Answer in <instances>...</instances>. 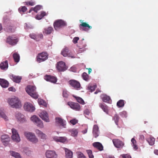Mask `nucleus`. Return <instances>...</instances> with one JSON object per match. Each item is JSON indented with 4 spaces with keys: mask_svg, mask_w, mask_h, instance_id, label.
I'll return each instance as SVG.
<instances>
[{
    "mask_svg": "<svg viewBox=\"0 0 158 158\" xmlns=\"http://www.w3.org/2000/svg\"><path fill=\"white\" fill-rule=\"evenodd\" d=\"M7 102L10 107L15 109H19L22 107V105L19 99L17 97L8 98Z\"/></svg>",
    "mask_w": 158,
    "mask_h": 158,
    "instance_id": "f257e3e1",
    "label": "nucleus"
},
{
    "mask_svg": "<svg viewBox=\"0 0 158 158\" xmlns=\"http://www.w3.org/2000/svg\"><path fill=\"white\" fill-rule=\"evenodd\" d=\"M36 89L35 86L28 85L26 88V91L31 97L35 99H37L38 98L39 95L36 91Z\"/></svg>",
    "mask_w": 158,
    "mask_h": 158,
    "instance_id": "f03ea898",
    "label": "nucleus"
},
{
    "mask_svg": "<svg viewBox=\"0 0 158 158\" xmlns=\"http://www.w3.org/2000/svg\"><path fill=\"white\" fill-rule=\"evenodd\" d=\"M24 135L27 139L33 143H35L38 141V139L36 138L35 134L33 133L25 132Z\"/></svg>",
    "mask_w": 158,
    "mask_h": 158,
    "instance_id": "7ed1b4c3",
    "label": "nucleus"
},
{
    "mask_svg": "<svg viewBox=\"0 0 158 158\" xmlns=\"http://www.w3.org/2000/svg\"><path fill=\"white\" fill-rule=\"evenodd\" d=\"M48 56V54L46 52H43L39 53L36 57L37 61L40 63L47 60Z\"/></svg>",
    "mask_w": 158,
    "mask_h": 158,
    "instance_id": "20e7f679",
    "label": "nucleus"
},
{
    "mask_svg": "<svg viewBox=\"0 0 158 158\" xmlns=\"http://www.w3.org/2000/svg\"><path fill=\"white\" fill-rule=\"evenodd\" d=\"M54 27L56 30H58L60 28L66 25L65 22L61 19H58L55 21L53 24Z\"/></svg>",
    "mask_w": 158,
    "mask_h": 158,
    "instance_id": "39448f33",
    "label": "nucleus"
},
{
    "mask_svg": "<svg viewBox=\"0 0 158 158\" xmlns=\"http://www.w3.org/2000/svg\"><path fill=\"white\" fill-rule=\"evenodd\" d=\"M31 120L35 123L37 126L41 128L44 127V125L42 121L36 116L33 115L32 116L31 118Z\"/></svg>",
    "mask_w": 158,
    "mask_h": 158,
    "instance_id": "423d86ee",
    "label": "nucleus"
},
{
    "mask_svg": "<svg viewBox=\"0 0 158 158\" xmlns=\"http://www.w3.org/2000/svg\"><path fill=\"white\" fill-rule=\"evenodd\" d=\"M68 83L71 86L76 89L78 90L80 88L81 85L80 83L76 80H71L69 81Z\"/></svg>",
    "mask_w": 158,
    "mask_h": 158,
    "instance_id": "0eeeda50",
    "label": "nucleus"
},
{
    "mask_svg": "<svg viewBox=\"0 0 158 158\" xmlns=\"http://www.w3.org/2000/svg\"><path fill=\"white\" fill-rule=\"evenodd\" d=\"M12 135V139L15 142H19L20 140V137L17 130L15 128H12L11 130Z\"/></svg>",
    "mask_w": 158,
    "mask_h": 158,
    "instance_id": "6e6552de",
    "label": "nucleus"
},
{
    "mask_svg": "<svg viewBox=\"0 0 158 158\" xmlns=\"http://www.w3.org/2000/svg\"><path fill=\"white\" fill-rule=\"evenodd\" d=\"M18 40L16 37L14 36H9L6 39V42L9 44L14 45L17 43Z\"/></svg>",
    "mask_w": 158,
    "mask_h": 158,
    "instance_id": "1a4fd4ad",
    "label": "nucleus"
},
{
    "mask_svg": "<svg viewBox=\"0 0 158 158\" xmlns=\"http://www.w3.org/2000/svg\"><path fill=\"white\" fill-rule=\"evenodd\" d=\"M56 67L59 72H64L67 69V67L65 63L62 61H59L57 63Z\"/></svg>",
    "mask_w": 158,
    "mask_h": 158,
    "instance_id": "9d476101",
    "label": "nucleus"
},
{
    "mask_svg": "<svg viewBox=\"0 0 158 158\" xmlns=\"http://www.w3.org/2000/svg\"><path fill=\"white\" fill-rule=\"evenodd\" d=\"M81 20H80V22L81 23V24L79 25L80 30L87 31L89 30L92 29V27L91 26H89V24L86 22H81Z\"/></svg>",
    "mask_w": 158,
    "mask_h": 158,
    "instance_id": "9b49d317",
    "label": "nucleus"
},
{
    "mask_svg": "<svg viewBox=\"0 0 158 158\" xmlns=\"http://www.w3.org/2000/svg\"><path fill=\"white\" fill-rule=\"evenodd\" d=\"M47 158H57V155L55 151L53 150H47L45 152Z\"/></svg>",
    "mask_w": 158,
    "mask_h": 158,
    "instance_id": "f8f14e48",
    "label": "nucleus"
},
{
    "mask_svg": "<svg viewBox=\"0 0 158 158\" xmlns=\"http://www.w3.org/2000/svg\"><path fill=\"white\" fill-rule=\"evenodd\" d=\"M112 141L114 146L117 148H122L124 146L123 143L118 139H114Z\"/></svg>",
    "mask_w": 158,
    "mask_h": 158,
    "instance_id": "ddd939ff",
    "label": "nucleus"
},
{
    "mask_svg": "<svg viewBox=\"0 0 158 158\" xmlns=\"http://www.w3.org/2000/svg\"><path fill=\"white\" fill-rule=\"evenodd\" d=\"M68 105L72 109L77 111H79L81 109V107L79 104L72 102H69L68 103Z\"/></svg>",
    "mask_w": 158,
    "mask_h": 158,
    "instance_id": "4468645a",
    "label": "nucleus"
},
{
    "mask_svg": "<svg viewBox=\"0 0 158 158\" xmlns=\"http://www.w3.org/2000/svg\"><path fill=\"white\" fill-rule=\"evenodd\" d=\"M40 117L45 121L48 122H49L48 116L47 112L45 111H42L40 114Z\"/></svg>",
    "mask_w": 158,
    "mask_h": 158,
    "instance_id": "2eb2a0df",
    "label": "nucleus"
},
{
    "mask_svg": "<svg viewBox=\"0 0 158 158\" xmlns=\"http://www.w3.org/2000/svg\"><path fill=\"white\" fill-rule=\"evenodd\" d=\"M2 142L4 145H7L10 140V138L8 135H2L1 136Z\"/></svg>",
    "mask_w": 158,
    "mask_h": 158,
    "instance_id": "dca6fc26",
    "label": "nucleus"
},
{
    "mask_svg": "<svg viewBox=\"0 0 158 158\" xmlns=\"http://www.w3.org/2000/svg\"><path fill=\"white\" fill-rule=\"evenodd\" d=\"M24 108L25 110L30 112H33L35 110V108L31 103L27 102L25 103Z\"/></svg>",
    "mask_w": 158,
    "mask_h": 158,
    "instance_id": "f3484780",
    "label": "nucleus"
},
{
    "mask_svg": "<svg viewBox=\"0 0 158 158\" xmlns=\"http://www.w3.org/2000/svg\"><path fill=\"white\" fill-rule=\"evenodd\" d=\"M10 77L14 82L18 83L20 82L22 79V77L21 76H16L13 74L10 75Z\"/></svg>",
    "mask_w": 158,
    "mask_h": 158,
    "instance_id": "a211bd4d",
    "label": "nucleus"
},
{
    "mask_svg": "<svg viewBox=\"0 0 158 158\" xmlns=\"http://www.w3.org/2000/svg\"><path fill=\"white\" fill-rule=\"evenodd\" d=\"M44 79L47 81L52 83H55L57 81L56 78L54 76L46 75L44 76Z\"/></svg>",
    "mask_w": 158,
    "mask_h": 158,
    "instance_id": "6ab92c4d",
    "label": "nucleus"
},
{
    "mask_svg": "<svg viewBox=\"0 0 158 158\" xmlns=\"http://www.w3.org/2000/svg\"><path fill=\"white\" fill-rule=\"evenodd\" d=\"M55 120L56 123L60 124L64 127H65L66 123L65 121L59 117H56Z\"/></svg>",
    "mask_w": 158,
    "mask_h": 158,
    "instance_id": "aec40b11",
    "label": "nucleus"
},
{
    "mask_svg": "<svg viewBox=\"0 0 158 158\" xmlns=\"http://www.w3.org/2000/svg\"><path fill=\"white\" fill-rule=\"evenodd\" d=\"M93 146L94 148H97L100 151H102L103 150V146L102 144L99 142H94L93 143Z\"/></svg>",
    "mask_w": 158,
    "mask_h": 158,
    "instance_id": "412c9836",
    "label": "nucleus"
},
{
    "mask_svg": "<svg viewBox=\"0 0 158 158\" xmlns=\"http://www.w3.org/2000/svg\"><path fill=\"white\" fill-rule=\"evenodd\" d=\"M15 116L18 120L21 123H23L25 121L24 115L20 113H16Z\"/></svg>",
    "mask_w": 158,
    "mask_h": 158,
    "instance_id": "4be33fe9",
    "label": "nucleus"
},
{
    "mask_svg": "<svg viewBox=\"0 0 158 158\" xmlns=\"http://www.w3.org/2000/svg\"><path fill=\"white\" fill-rule=\"evenodd\" d=\"M53 139L56 142L63 143L66 141L67 139L65 137H55L53 138Z\"/></svg>",
    "mask_w": 158,
    "mask_h": 158,
    "instance_id": "5701e85b",
    "label": "nucleus"
},
{
    "mask_svg": "<svg viewBox=\"0 0 158 158\" xmlns=\"http://www.w3.org/2000/svg\"><path fill=\"white\" fill-rule=\"evenodd\" d=\"M93 133L94 137L95 138L97 137L98 136L99 131H98V127L96 125H95L94 126Z\"/></svg>",
    "mask_w": 158,
    "mask_h": 158,
    "instance_id": "b1692460",
    "label": "nucleus"
},
{
    "mask_svg": "<svg viewBox=\"0 0 158 158\" xmlns=\"http://www.w3.org/2000/svg\"><path fill=\"white\" fill-rule=\"evenodd\" d=\"M53 31V28L52 27H48L44 29L43 32L44 34L48 35L51 34Z\"/></svg>",
    "mask_w": 158,
    "mask_h": 158,
    "instance_id": "393cba45",
    "label": "nucleus"
},
{
    "mask_svg": "<svg viewBox=\"0 0 158 158\" xmlns=\"http://www.w3.org/2000/svg\"><path fill=\"white\" fill-rule=\"evenodd\" d=\"M64 148L65 152L66 158H73L72 152L67 148Z\"/></svg>",
    "mask_w": 158,
    "mask_h": 158,
    "instance_id": "a878e982",
    "label": "nucleus"
},
{
    "mask_svg": "<svg viewBox=\"0 0 158 158\" xmlns=\"http://www.w3.org/2000/svg\"><path fill=\"white\" fill-rule=\"evenodd\" d=\"M8 62L7 60H6L0 64V68L2 70H6L8 69Z\"/></svg>",
    "mask_w": 158,
    "mask_h": 158,
    "instance_id": "bb28decb",
    "label": "nucleus"
},
{
    "mask_svg": "<svg viewBox=\"0 0 158 158\" xmlns=\"http://www.w3.org/2000/svg\"><path fill=\"white\" fill-rule=\"evenodd\" d=\"M0 85L3 88L8 86L9 83L7 81L3 79H0Z\"/></svg>",
    "mask_w": 158,
    "mask_h": 158,
    "instance_id": "cd10ccee",
    "label": "nucleus"
},
{
    "mask_svg": "<svg viewBox=\"0 0 158 158\" xmlns=\"http://www.w3.org/2000/svg\"><path fill=\"white\" fill-rule=\"evenodd\" d=\"M100 107L101 108L103 111L106 114L108 113V106L104 103H100L99 104Z\"/></svg>",
    "mask_w": 158,
    "mask_h": 158,
    "instance_id": "c85d7f7f",
    "label": "nucleus"
},
{
    "mask_svg": "<svg viewBox=\"0 0 158 158\" xmlns=\"http://www.w3.org/2000/svg\"><path fill=\"white\" fill-rule=\"evenodd\" d=\"M35 132L38 136L41 139H44L46 138V135L45 134L43 133L42 131L39 130H36Z\"/></svg>",
    "mask_w": 158,
    "mask_h": 158,
    "instance_id": "c756f323",
    "label": "nucleus"
},
{
    "mask_svg": "<svg viewBox=\"0 0 158 158\" xmlns=\"http://www.w3.org/2000/svg\"><path fill=\"white\" fill-rule=\"evenodd\" d=\"M69 49L67 47L63 48L61 52V54L64 56L66 57L68 56L69 54Z\"/></svg>",
    "mask_w": 158,
    "mask_h": 158,
    "instance_id": "7c9ffc66",
    "label": "nucleus"
},
{
    "mask_svg": "<svg viewBox=\"0 0 158 158\" xmlns=\"http://www.w3.org/2000/svg\"><path fill=\"white\" fill-rule=\"evenodd\" d=\"M13 56L15 61L18 63L20 60V56L19 54L17 53H15L13 54Z\"/></svg>",
    "mask_w": 158,
    "mask_h": 158,
    "instance_id": "2f4dec72",
    "label": "nucleus"
},
{
    "mask_svg": "<svg viewBox=\"0 0 158 158\" xmlns=\"http://www.w3.org/2000/svg\"><path fill=\"white\" fill-rule=\"evenodd\" d=\"M42 7V6L40 5H37L34 8H31V9L29 12L30 13L33 10L37 13L38 10H40L41 9Z\"/></svg>",
    "mask_w": 158,
    "mask_h": 158,
    "instance_id": "473e14b6",
    "label": "nucleus"
},
{
    "mask_svg": "<svg viewBox=\"0 0 158 158\" xmlns=\"http://www.w3.org/2000/svg\"><path fill=\"white\" fill-rule=\"evenodd\" d=\"M102 100L103 102H109L110 98L109 96L106 95H101Z\"/></svg>",
    "mask_w": 158,
    "mask_h": 158,
    "instance_id": "72a5a7b5",
    "label": "nucleus"
},
{
    "mask_svg": "<svg viewBox=\"0 0 158 158\" xmlns=\"http://www.w3.org/2000/svg\"><path fill=\"white\" fill-rule=\"evenodd\" d=\"M147 140L150 145H152L154 144L155 139L152 137H150L147 138Z\"/></svg>",
    "mask_w": 158,
    "mask_h": 158,
    "instance_id": "f704fd0d",
    "label": "nucleus"
},
{
    "mask_svg": "<svg viewBox=\"0 0 158 158\" xmlns=\"http://www.w3.org/2000/svg\"><path fill=\"white\" fill-rule=\"evenodd\" d=\"M71 135L73 136H75L77 135L78 133V131L77 129H73L69 130Z\"/></svg>",
    "mask_w": 158,
    "mask_h": 158,
    "instance_id": "c9c22d12",
    "label": "nucleus"
},
{
    "mask_svg": "<svg viewBox=\"0 0 158 158\" xmlns=\"http://www.w3.org/2000/svg\"><path fill=\"white\" fill-rule=\"evenodd\" d=\"M10 152L12 156H13L16 158H21V157L20 156V155L17 152L12 151H10Z\"/></svg>",
    "mask_w": 158,
    "mask_h": 158,
    "instance_id": "e433bc0d",
    "label": "nucleus"
},
{
    "mask_svg": "<svg viewBox=\"0 0 158 158\" xmlns=\"http://www.w3.org/2000/svg\"><path fill=\"white\" fill-rule=\"evenodd\" d=\"M124 105V101L123 100H119L117 103V105L119 107H123Z\"/></svg>",
    "mask_w": 158,
    "mask_h": 158,
    "instance_id": "4c0bfd02",
    "label": "nucleus"
},
{
    "mask_svg": "<svg viewBox=\"0 0 158 158\" xmlns=\"http://www.w3.org/2000/svg\"><path fill=\"white\" fill-rule=\"evenodd\" d=\"M131 142L133 144L134 149L135 150H137L138 147L136 144V142L134 138H132L131 139Z\"/></svg>",
    "mask_w": 158,
    "mask_h": 158,
    "instance_id": "58836bf2",
    "label": "nucleus"
},
{
    "mask_svg": "<svg viewBox=\"0 0 158 158\" xmlns=\"http://www.w3.org/2000/svg\"><path fill=\"white\" fill-rule=\"evenodd\" d=\"M0 116L3 118L5 121L8 120L7 117L5 114L4 112L1 110H0Z\"/></svg>",
    "mask_w": 158,
    "mask_h": 158,
    "instance_id": "ea45409f",
    "label": "nucleus"
},
{
    "mask_svg": "<svg viewBox=\"0 0 158 158\" xmlns=\"http://www.w3.org/2000/svg\"><path fill=\"white\" fill-rule=\"evenodd\" d=\"M75 98L78 102L82 105L85 104L84 101L81 98L79 97H75Z\"/></svg>",
    "mask_w": 158,
    "mask_h": 158,
    "instance_id": "a19ab883",
    "label": "nucleus"
},
{
    "mask_svg": "<svg viewBox=\"0 0 158 158\" xmlns=\"http://www.w3.org/2000/svg\"><path fill=\"white\" fill-rule=\"evenodd\" d=\"M82 77L84 80L85 81H87L89 80V76L87 74L84 72L83 73L82 75Z\"/></svg>",
    "mask_w": 158,
    "mask_h": 158,
    "instance_id": "79ce46f5",
    "label": "nucleus"
},
{
    "mask_svg": "<svg viewBox=\"0 0 158 158\" xmlns=\"http://www.w3.org/2000/svg\"><path fill=\"white\" fill-rule=\"evenodd\" d=\"M27 9V7L25 6H22L20 8H19V12L22 13H24L26 11Z\"/></svg>",
    "mask_w": 158,
    "mask_h": 158,
    "instance_id": "37998d69",
    "label": "nucleus"
},
{
    "mask_svg": "<svg viewBox=\"0 0 158 158\" xmlns=\"http://www.w3.org/2000/svg\"><path fill=\"white\" fill-rule=\"evenodd\" d=\"M30 37L32 39L35 40L37 41H39L40 40L39 39L37 38L36 35L34 34H31L29 35Z\"/></svg>",
    "mask_w": 158,
    "mask_h": 158,
    "instance_id": "c03bdc74",
    "label": "nucleus"
},
{
    "mask_svg": "<svg viewBox=\"0 0 158 158\" xmlns=\"http://www.w3.org/2000/svg\"><path fill=\"white\" fill-rule=\"evenodd\" d=\"M86 152L89 158H94V156L92 154V151L90 150H87Z\"/></svg>",
    "mask_w": 158,
    "mask_h": 158,
    "instance_id": "a18cd8bd",
    "label": "nucleus"
},
{
    "mask_svg": "<svg viewBox=\"0 0 158 158\" xmlns=\"http://www.w3.org/2000/svg\"><path fill=\"white\" fill-rule=\"evenodd\" d=\"M97 86L96 85H93V86H89L88 87V88L89 90L91 92L94 91L95 88H96Z\"/></svg>",
    "mask_w": 158,
    "mask_h": 158,
    "instance_id": "49530a36",
    "label": "nucleus"
},
{
    "mask_svg": "<svg viewBox=\"0 0 158 158\" xmlns=\"http://www.w3.org/2000/svg\"><path fill=\"white\" fill-rule=\"evenodd\" d=\"M113 119L115 123L117 125L119 119V116L117 114H115L114 117Z\"/></svg>",
    "mask_w": 158,
    "mask_h": 158,
    "instance_id": "de8ad7c7",
    "label": "nucleus"
},
{
    "mask_svg": "<svg viewBox=\"0 0 158 158\" xmlns=\"http://www.w3.org/2000/svg\"><path fill=\"white\" fill-rule=\"evenodd\" d=\"M78 158H86L85 156L81 152H77Z\"/></svg>",
    "mask_w": 158,
    "mask_h": 158,
    "instance_id": "09e8293b",
    "label": "nucleus"
},
{
    "mask_svg": "<svg viewBox=\"0 0 158 158\" xmlns=\"http://www.w3.org/2000/svg\"><path fill=\"white\" fill-rule=\"evenodd\" d=\"M38 102L40 105L45 106L46 104V102L42 99H38Z\"/></svg>",
    "mask_w": 158,
    "mask_h": 158,
    "instance_id": "8fccbe9b",
    "label": "nucleus"
},
{
    "mask_svg": "<svg viewBox=\"0 0 158 158\" xmlns=\"http://www.w3.org/2000/svg\"><path fill=\"white\" fill-rule=\"evenodd\" d=\"M26 5L28 6H34L35 4V2L32 0L26 2Z\"/></svg>",
    "mask_w": 158,
    "mask_h": 158,
    "instance_id": "3c124183",
    "label": "nucleus"
},
{
    "mask_svg": "<svg viewBox=\"0 0 158 158\" xmlns=\"http://www.w3.org/2000/svg\"><path fill=\"white\" fill-rule=\"evenodd\" d=\"M127 112L125 111H123L120 113V115L123 118H126L127 116Z\"/></svg>",
    "mask_w": 158,
    "mask_h": 158,
    "instance_id": "603ef678",
    "label": "nucleus"
},
{
    "mask_svg": "<svg viewBox=\"0 0 158 158\" xmlns=\"http://www.w3.org/2000/svg\"><path fill=\"white\" fill-rule=\"evenodd\" d=\"M63 96L66 98L68 97L69 96V94L68 92L66 90H63Z\"/></svg>",
    "mask_w": 158,
    "mask_h": 158,
    "instance_id": "864d4df0",
    "label": "nucleus"
},
{
    "mask_svg": "<svg viewBox=\"0 0 158 158\" xmlns=\"http://www.w3.org/2000/svg\"><path fill=\"white\" fill-rule=\"evenodd\" d=\"M6 30L8 32H12L14 31V30L12 29V27L9 26L6 27Z\"/></svg>",
    "mask_w": 158,
    "mask_h": 158,
    "instance_id": "5fc2aeb1",
    "label": "nucleus"
},
{
    "mask_svg": "<svg viewBox=\"0 0 158 158\" xmlns=\"http://www.w3.org/2000/svg\"><path fill=\"white\" fill-rule=\"evenodd\" d=\"M70 123L73 125H74L76 124L78 122L77 120L74 119H73L71 120L70 121Z\"/></svg>",
    "mask_w": 158,
    "mask_h": 158,
    "instance_id": "6e6d98bb",
    "label": "nucleus"
},
{
    "mask_svg": "<svg viewBox=\"0 0 158 158\" xmlns=\"http://www.w3.org/2000/svg\"><path fill=\"white\" fill-rule=\"evenodd\" d=\"M79 39L78 37H75L73 39V42L74 44H76L77 43V41Z\"/></svg>",
    "mask_w": 158,
    "mask_h": 158,
    "instance_id": "4d7b16f0",
    "label": "nucleus"
},
{
    "mask_svg": "<svg viewBox=\"0 0 158 158\" xmlns=\"http://www.w3.org/2000/svg\"><path fill=\"white\" fill-rule=\"evenodd\" d=\"M122 158H131V156L128 154H123L122 155Z\"/></svg>",
    "mask_w": 158,
    "mask_h": 158,
    "instance_id": "13d9d810",
    "label": "nucleus"
},
{
    "mask_svg": "<svg viewBox=\"0 0 158 158\" xmlns=\"http://www.w3.org/2000/svg\"><path fill=\"white\" fill-rule=\"evenodd\" d=\"M90 113V111L88 109H86L84 111V114L89 115Z\"/></svg>",
    "mask_w": 158,
    "mask_h": 158,
    "instance_id": "bf43d9fd",
    "label": "nucleus"
},
{
    "mask_svg": "<svg viewBox=\"0 0 158 158\" xmlns=\"http://www.w3.org/2000/svg\"><path fill=\"white\" fill-rule=\"evenodd\" d=\"M43 17L41 15V14L38 15H36V18L38 20H40L42 19Z\"/></svg>",
    "mask_w": 158,
    "mask_h": 158,
    "instance_id": "052dcab7",
    "label": "nucleus"
},
{
    "mask_svg": "<svg viewBox=\"0 0 158 158\" xmlns=\"http://www.w3.org/2000/svg\"><path fill=\"white\" fill-rule=\"evenodd\" d=\"M43 35L42 34H40L39 35H36L37 38H38L40 40L41 39H42L43 38Z\"/></svg>",
    "mask_w": 158,
    "mask_h": 158,
    "instance_id": "680f3d73",
    "label": "nucleus"
},
{
    "mask_svg": "<svg viewBox=\"0 0 158 158\" xmlns=\"http://www.w3.org/2000/svg\"><path fill=\"white\" fill-rule=\"evenodd\" d=\"M67 56L69 57H70L71 58H75V57L74 56L73 54L70 53H69L68 55Z\"/></svg>",
    "mask_w": 158,
    "mask_h": 158,
    "instance_id": "e2e57ef3",
    "label": "nucleus"
},
{
    "mask_svg": "<svg viewBox=\"0 0 158 158\" xmlns=\"http://www.w3.org/2000/svg\"><path fill=\"white\" fill-rule=\"evenodd\" d=\"M8 89L9 91L15 92V89L13 87H10Z\"/></svg>",
    "mask_w": 158,
    "mask_h": 158,
    "instance_id": "0e129e2a",
    "label": "nucleus"
},
{
    "mask_svg": "<svg viewBox=\"0 0 158 158\" xmlns=\"http://www.w3.org/2000/svg\"><path fill=\"white\" fill-rule=\"evenodd\" d=\"M40 14L43 17L46 15V13L44 11H41Z\"/></svg>",
    "mask_w": 158,
    "mask_h": 158,
    "instance_id": "69168bd1",
    "label": "nucleus"
},
{
    "mask_svg": "<svg viewBox=\"0 0 158 158\" xmlns=\"http://www.w3.org/2000/svg\"><path fill=\"white\" fill-rule=\"evenodd\" d=\"M86 69L88 70V73L89 74L92 71V69L90 68H86Z\"/></svg>",
    "mask_w": 158,
    "mask_h": 158,
    "instance_id": "338daca9",
    "label": "nucleus"
},
{
    "mask_svg": "<svg viewBox=\"0 0 158 158\" xmlns=\"http://www.w3.org/2000/svg\"><path fill=\"white\" fill-rule=\"evenodd\" d=\"M154 153L156 155H158V150H155L154 151Z\"/></svg>",
    "mask_w": 158,
    "mask_h": 158,
    "instance_id": "774afa93",
    "label": "nucleus"
}]
</instances>
